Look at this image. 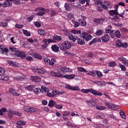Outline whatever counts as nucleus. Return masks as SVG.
<instances>
[{
  "label": "nucleus",
  "instance_id": "ddd939ff",
  "mask_svg": "<svg viewBox=\"0 0 128 128\" xmlns=\"http://www.w3.org/2000/svg\"><path fill=\"white\" fill-rule=\"evenodd\" d=\"M51 49L54 52H60V47L56 44H53L51 46Z\"/></svg>",
  "mask_w": 128,
  "mask_h": 128
},
{
  "label": "nucleus",
  "instance_id": "f704fd0d",
  "mask_svg": "<svg viewBox=\"0 0 128 128\" xmlns=\"http://www.w3.org/2000/svg\"><path fill=\"white\" fill-rule=\"evenodd\" d=\"M116 66V63L114 62H108V66H110V68H114Z\"/></svg>",
  "mask_w": 128,
  "mask_h": 128
},
{
  "label": "nucleus",
  "instance_id": "c85d7f7f",
  "mask_svg": "<svg viewBox=\"0 0 128 128\" xmlns=\"http://www.w3.org/2000/svg\"><path fill=\"white\" fill-rule=\"evenodd\" d=\"M12 6V4H10V2L9 1L6 0L3 3V6L4 8H6L8 6Z\"/></svg>",
  "mask_w": 128,
  "mask_h": 128
},
{
  "label": "nucleus",
  "instance_id": "6e6552de",
  "mask_svg": "<svg viewBox=\"0 0 128 128\" xmlns=\"http://www.w3.org/2000/svg\"><path fill=\"white\" fill-rule=\"evenodd\" d=\"M33 70L35 74H44L46 72V70L42 67H35L34 68Z\"/></svg>",
  "mask_w": 128,
  "mask_h": 128
},
{
  "label": "nucleus",
  "instance_id": "052dcab7",
  "mask_svg": "<svg viewBox=\"0 0 128 128\" xmlns=\"http://www.w3.org/2000/svg\"><path fill=\"white\" fill-rule=\"evenodd\" d=\"M88 36V33L86 32H84L82 34V38H83V40H86V38Z\"/></svg>",
  "mask_w": 128,
  "mask_h": 128
},
{
  "label": "nucleus",
  "instance_id": "bf43d9fd",
  "mask_svg": "<svg viewBox=\"0 0 128 128\" xmlns=\"http://www.w3.org/2000/svg\"><path fill=\"white\" fill-rule=\"evenodd\" d=\"M47 42L48 44H52V42H56V40H55L54 38L53 39H48L47 40Z\"/></svg>",
  "mask_w": 128,
  "mask_h": 128
},
{
  "label": "nucleus",
  "instance_id": "39448f33",
  "mask_svg": "<svg viewBox=\"0 0 128 128\" xmlns=\"http://www.w3.org/2000/svg\"><path fill=\"white\" fill-rule=\"evenodd\" d=\"M81 92L84 94H88V92H90V94H94V96H102V93L100 92H98V91L92 88H90V89L82 88L81 89Z\"/></svg>",
  "mask_w": 128,
  "mask_h": 128
},
{
  "label": "nucleus",
  "instance_id": "20e7f679",
  "mask_svg": "<svg viewBox=\"0 0 128 128\" xmlns=\"http://www.w3.org/2000/svg\"><path fill=\"white\" fill-rule=\"evenodd\" d=\"M9 50L11 52H14V54L16 55V58H24L26 55L24 52L18 50V49L13 47L10 46Z\"/></svg>",
  "mask_w": 128,
  "mask_h": 128
},
{
  "label": "nucleus",
  "instance_id": "bb28decb",
  "mask_svg": "<svg viewBox=\"0 0 128 128\" xmlns=\"http://www.w3.org/2000/svg\"><path fill=\"white\" fill-rule=\"evenodd\" d=\"M48 106H50V108H52L56 106V102H54V100H50L48 102Z\"/></svg>",
  "mask_w": 128,
  "mask_h": 128
},
{
  "label": "nucleus",
  "instance_id": "f3484780",
  "mask_svg": "<svg viewBox=\"0 0 128 128\" xmlns=\"http://www.w3.org/2000/svg\"><path fill=\"white\" fill-rule=\"evenodd\" d=\"M44 44L41 46L42 48H46L48 46V40L44 39L42 40Z\"/></svg>",
  "mask_w": 128,
  "mask_h": 128
},
{
  "label": "nucleus",
  "instance_id": "b1692460",
  "mask_svg": "<svg viewBox=\"0 0 128 128\" xmlns=\"http://www.w3.org/2000/svg\"><path fill=\"white\" fill-rule=\"evenodd\" d=\"M38 33L39 34H40V36H44L46 34V32L42 29L38 30Z\"/></svg>",
  "mask_w": 128,
  "mask_h": 128
},
{
  "label": "nucleus",
  "instance_id": "79ce46f5",
  "mask_svg": "<svg viewBox=\"0 0 128 128\" xmlns=\"http://www.w3.org/2000/svg\"><path fill=\"white\" fill-rule=\"evenodd\" d=\"M34 56L36 58H38V60H42V57L38 54H34Z\"/></svg>",
  "mask_w": 128,
  "mask_h": 128
},
{
  "label": "nucleus",
  "instance_id": "e2e57ef3",
  "mask_svg": "<svg viewBox=\"0 0 128 128\" xmlns=\"http://www.w3.org/2000/svg\"><path fill=\"white\" fill-rule=\"evenodd\" d=\"M92 35H88L85 38V40L87 42H88V40H92Z\"/></svg>",
  "mask_w": 128,
  "mask_h": 128
},
{
  "label": "nucleus",
  "instance_id": "7c9ffc66",
  "mask_svg": "<svg viewBox=\"0 0 128 128\" xmlns=\"http://www.w3.org/2000/svg\"><path fill=\"white\" fill-rule=\"evenodd\" d=\"M95 72H96V74L98 78H102L104 76L102 72H100V71H98V70L95 71Z\"/></svg>",
  "mask_w": 128,
  "mask_h": 128
},
{
  "label": "nucleus",
  "instance_id": "58836bf2",
  "mask_svg": "<svg viewBox=\"0 0 128 128\" xmlns=\"http://www.w3.org/2000/svg\"><path fill=\"white\" fill-rule=\"evenodd\" d=\"M52 93L53 94L54 96H58V94H64V92H60L56 90H52Z\"/></svg>",
  "mask_w": 128,
  "mask_h": 128
},
{
  "label": "nucleus",
  "instance_id": "412c9836",
  "mask_svg": "<svg viewBox=\"0 0 128 128\" xmlns=\"http://www.w3.org/2000/svg\"><path fill=\"white\" fill-rule=\"evenodd\" d=\"M9 92L13 94V96H20V94L18 93V92L14 88H10L9 89Z\"/></svg>",
  "mask_w": 128,
  "mask_h": 128
},
{
  "label": "nucleus",
  "instance_id": "dca6fc26",
  "mask_svg": "<svg viewBox=\"0 0 128 128\" xmlns=\"http://www.w3.org/2000/svg\"><path fill=\"white\" fill-rule=\"evenodd\" d=\"M119 60H120L122 62V64H126V66H128V60H126L124 57L121 56L118 58Z\"/></svg>",
  "mask_w": 128,
  "mask_h": 128
},
{
  "label": "nucleus",
  "instance_id": "0eeeda50",
  "mask_svg": "<svg viewBox=\"0 0 128 128\" xmlns=\"http://www.w3.org/2000/svg\"><path fill=\"white\" fill-rule=\"evenodd\" d=\"M44 62L46 64L50 66H54V64L56 62V58H52L51 60L49 59L48 58H44Z\"/></svg>",
  "mask_w": 128,
  "mask_h": 128
},
{
  "label": "nucleus",
  "instance_id": "a18cd8bd",
  "mask_svg": "<svg viewBox=\"0 0 128 128\" xmlns=\"http://www.w3.org/2000/svg\"><path fill=\"white\" fill-rule=\"evenodd\" d=\"M70 114V112L64 111L63 112L62 116H68Z\"/></svg>",
  "mask_w": 128,
  "mask_h": 128
},
{
  "label": "nucleus",
  "instance_id": "aec40b11",
  "mask_svg": "<svg viewBox=\"0 0 128 128\" xmlns=\"http://www.w3.org/2000/svg\"><path fill=\"white\" fill-rule=\"evenodd\" d=\"M78 22L82 26H86V21L84 20L79 19Z\"/></svg>",
  "mask_w": 128,
  "mask_h": 128
},
{
  "label": "nucleus",
  "instance_id": "c756f323",
  "mask_svg": "<svg viewBox=\"0 0 128 128\" xmlns=\"http://www.w3.org/2000/svg\"><path fill=\"white\" fill-rule=\"evenodd\" d=\"M87 76H96V72L92 71H88V72H86Z\"/></svg>",
  "mask_w": 128,
  "mask_h": 128
},
{
  "label": "nucleus",
  "instance_id": "a211bd4d",
  "mask_svg": "<svg viewBox=\"0 0 128 128\" xmlns=\"http://www.w3.org/2000/svg\"><path fill=\"white\" fill-rule=\"evenodd\" d=\"M101 38L104 42H108L110 40V36L108 35L103 36Z\"/></svg>",
  "mask_w": 128,
  "mask_h": 128
},
{
  "label": "nucleus",
  "instance_id": "a19ab883",
  "mask_svg": "<svg viewBox=\"0 0 128 128\" xmlns=\"http://www.w3.org/2000/svg\"><path fill=\"white\" fill-rule=\"evenodd\" d=\"M16 124H18V126H26V122L22 120H20L16 122Z\"/></svg>",
  "mask_w": 128,
  "mask_h": 128
},
{
  "label": "nucleus",
  "instance_id": "9b49d317",
  "mask_svg": "<svg viewBox=\"0 0 128 128\" xmlns=\"http://www.w3.org/2000/svg\"><path fill=\"white\" fill-rule=\"evenodd\" d=\"M30 80L34 82H40V78L36 76H32L30 77Z\"/></svg>",
  "mask_w": 128,
  "mask_h": 128
},
{
  "label": "nucleus",
  "instance_id": "3c124183",
  "mask_svg": "<svg viewBox=\"0 0 128 128\" xmlns=\"http://www.w3.org/2000/svg\"><path fill=\"white\" fill-rule=\"evenodd\" d=\"M119 66H120L122 70H123L124 72L126 70V66H124V65L119 64Z\"/></svg>",
  "mask_w": 128,
  "mask_h": 128
},
{
  "label": "nucleus",
  "instance_id": "09e8293b",
  "mask_svg": "<svg viewBox=\"0 0 128 128\" xmlns=\"http://www.w3.org/2000/svg\"><path fill=\"white\" fill-rule=\"evenodd\" d=\"M8 64L10 66H12L14 67L18 66V64H16V62H14L13 61H9Z\"/></svg>",
  "mask_w": 128,
  "mask_h": 128
},
{
  "label": "nucleus",
  "instance_id": "a878e982",
  "mask_svg": "<svg viewBox=\"0 0 128 128\" xmlns=\"http://www.w3.org/2000/svg\"><path fill=\"white\" fill-rule=\"evenodd\" d=\"M102 34H104V30H101L100 29L97 30L96 32L95 33L96 36H102Z\"/></svg>",
  "mask_w": 128,
  "mask_h": 128
},
{
  "label": "nucleus",
  "instance_id": "603ef678",
  "mask_svg": "<svg viewBox=\"0 0 128 128\" xmlns=\"http://www.w3.org/2000/svg\"><path fill=\"white\" fill-rule=\"evenodd\" d=\"M100 4L101 6H102V8H104V10H108V6L104 4L102 2V0H100V4Z\"/></svg>",
  "mask_w": 128,
  "mask_h": 128
},
{
  "label": "nucleus",
  "instance_id": "2f4dec72",
  "mask_svg": "<svg viewBox=\"0 0 128 128\" xmlns=\"http://www.w3.org/2000/svg\"><path fill=\"white\" fill-rule=\"evenodd\" d=\"M22 32L26 36H30V32H28L27 30H22Z\"/></svg>",
  "mask_w": 128,
  "mask_h": 128
},
{
  "label": "nucleus",
  "instance_id": "c9c22d12",
  "mask_svg": "<svg viewBox=\"0 0 128 128\" xmlns=\"http://www.w3.org/2000/svg\"><path fill=\"white\" fill-rule=\"evenodd\" d=\"M115 36L117 38H120V30H116L114 32Z\"/></svg>",
  "mask_w": 128,
  "mask_h": 128
},
{
  "label": "nucleus",
  "instance_id": "e433bc0d",
  "mask_svg": "<svg viewBox=\"0 0 128 128\" xmlns=\"http://www.w3.org/2000/svg\"><path fill=\"white\" fill-rule=\"evenodd\" d=\"M8 49L6 48H0V52L4 54V52L8 53Z\"/></svg>",
  "mask_w": 128,
  "mask_h": 128
},
{
  "label": "nucleus",
  "instance_id": "7ed1b4c3",
  "mask_svg": "<svg viewBox=\"0 0 128 128\" xmlns=\"http://www.w3.org/2000/svg\"><path fill=\"white\" fill-rule=\"evenodd\" d=\"M71 32L74 34V36L70 34H68V38L72 40L73 42H74L78 40V38L80 36V30H71Z\"/></svg>",
  "mask_w": 128,
  "mask_h": 128
},
{
  "label": "nucleus",
  "instance_id": "338daca9",
  "mask_svg": "<svg viewBox=\"0 0 128 128\" xmlns=\"http://www.w3.org/2000/svg\"><path fill=\"white\" fill-rule=\"evenodd\" d=\"M55 108L58 110H62V104H56Z\"/></svg>",
  "mask_w": 128,
  "mask_h": 128
},
{
  "label": "nucleus",
  "instance_id": "2eb2a0df",
  "mask_svg": "<svg viewBox=\"0 0 128 128\" xmlns=\"http://www.w3.org/2000/svg\"><path fill=\"white\" fill-rule=\"evenodd\" d=\"M64 8L66 10H72V4L70 3H66L64 4Z\"/></svg>",
  "mask_w": 128,
  "mask_h": 128
},
{
  "label": "nucleus",
  "instance_id": "393cba45",
  "mask_svg": "<svg viewBox=\"0 0 128 128\" xmlns=\"http://www.w3.org/2000/svg\"><path fill=\"white\" fill-rule=\"evenodd\" d=\"M60 70L62 72H70V68L66 66L61 67Z\"/></svg>",
  "mask_w": 128,
  "mask_h": 128
},
{
  "label": "nucleus",
  "instance_id": "0e129e2a",
  "mask_svg": "<svg viewBox=\"0 0 128 128\" xmlns=\"http://www.w3.org/2000/svg\"><path fill=\"white\" fill-rule=\"evenodd\" d=\"M4 72H6V70H4V69L0 67V76H2L4 74Z\"/></svg>",
  "mask_w": 128,
  "mask_h": 128
},
{
  "label": "nucleus",
  "instance_id": "680f3d73",
  "mask_svg": "<svg viewBox=\"0 0 128 128\" xmlns=\"http://www.w3.org/2000/svg\"><path fill=\"white\" fill-rule=\"evenodd\" d=\"M13 3L14 4H22V2H20V0H14Z\"/></svg>",
  "mask_w": 128,
  "mask_h": 128
},
{
  "label": "nucleus",
  "instance_id": "4468645a",
  "mask_svg": "<svg viewBox=\"0 0 128 128\" xmlns=\"http://www.w3.org/2000/svg\"><path fill=\"white\" fill-rule=\"evenodd\" d=\"M26 78V76L24 75L22 76H17L16 77L14 78V80H24Z\"/></svg>",
  "mask_w": 128,
  "mask_h": 128
},
{
  "label": "nucleus",
  "instance_id": "5fc2aeb1",
  "mask_svg": "<svg viewBox=\"0 0 128 128\" xmlns=\"http://www.w3.org/2000/svg\"><path fill=\"white\" fill-rule=\"evenodd\" d=\"M34 86H28L26 87V90H30V92H32V90L34 89Z\"/></svg>",
  "mask_w": 128,
  "mask_h": 128
},
{
  "label": "nucleus",
  "instance_id": "f257e3e1",
  "mask_svg": "<svg viewBox=\"0 0 128 128\" xmlns=\"http://www.w3.org/2000/svg\"><path fill=\"white\" fill-rule=\"evenodd\" d=\"M50 75L51 76L54 78H67V80H73V78H74L76 77V74H72L70 75L66 74L64 76V74H60V72H50Z\"/></svg>",
  "mask_w": 128,
  "mask_h": 128
},
{
  "label": "nucleus",
  "instance_id": "f03ea898",
  "mask_svg": "<svg viewBox=\"0 0 128 128\" xmlns=\"http://www.w3.org/2000/svg\"><path fill=\"white\" fill-rule=\"evenodd\" d=\"M86 102L88 106H91L92 108H96V110H102L106 108V106H98V104L96 103V102L94 99L87 100L86 101Z\"/></svg>",
  "mask_w": 128,
  "mask_h": 128
},
{
  "label": "nucleus",
  "instance_id": "ea45409f",
  "mask_svg": "<svg viewBox=\"0 0 128 128\" xmlns=\"http://www.w3.org/2000/svg\"><path fill=\"white\" fill-rule=\"evenodd\" d=\"M41 88L42 90V92H48V89L47 88L44 86H42Z\"/></svg>",
  "mask_w": 128,
  "mask_h": 128
},
{
  "label": "nucleus",
  "instance_id": "4c0bfd02",
  "mask_svg": "<svg viewBox=\"0 0 128 128\" xmlns=\"http://www.w3.org/2000/svg\"><path fill=\"white\" fill-rule=\"evenodd\" d=\"M120 116L122 118H124V120H126V114H124V111L120 110Z\"/></svg>",
  "mask_w": 128,
  "mask_h": 128
},
{
  "label": "nucleus",
  "instance_id": "4be33fe9",
  "mask_svg": "<svg viewBox=\"0 0 128 128\" xmlns=\"http://www.w3.org/2000/svg\"><path fill=\"white\" fill-rule=\"evenodd\" d=\"M109 14L110 16H112L114 14H115V16H118V13L116 10H109Z\"/></svg>",
  "mask_w": 128,
  "mask_h": 128
},
{
  "label": "nucleus",
  "instance_id": "1a4fd4ad",
  "mask_svg": "<svg viewBox=\"0 0 128 128\" xmlns=\"http://www.w3.org/2000/svg\"><path fill=\"white\" fill-rule=\"evenodd\" d=\"M104 104L105 106H108V108H110V110H116L118 108V106L114 105L108 102H105Z\"/></svg>",
  "mask_w": 128,
  "mask_h": 128
},
{
  "label": "nucleus",
  "instance_id": "de8ad7c7",
  "mask_svg": "<svg viewBox=\"0 0 128 128\" xmlns=\"http://www.w3.org/2000/svg\"><path fill=\"white\" fill-rule=\"evenodd\" d=\"M0 26L2 28H6L8 26V23L6 22H0Z\"/></svg>",
  "mask_w": 128,
  "mask_h": 128
},
{
  "label": "nucleus",
  "instance_id": "c03bdc74",
  "mask_svg": "<svg viewBox=\"0 0 128 128\" xmlns=\"http://www.w3.org/2000/svg\"><path fill=\"white\" fill-rule=\"evenodd\" d=\"M36 108L34 107H29V112H36Z\"/></svg>",
  "mask_w": 128,
  "mask_h": 128
},
{
  "label": "nucleus",
  "instance_id": "37998d69",
  "mask_svg": "<svg viewBox=\"0 0 128 128\" xmlns=\"http://www.w3.org/2000/svg\"><path fill=\"white\" fill-rule=\"evenodd\" d=\"M40 10H42V12H44L46 9L42 7L37 8L35 9V12H40Z\"/></svg>",
  "mask_w": 128,
  "mask_h": 128
},
{
  "label": "nucleus",
  "instance_id": "5701e85b",
  "mask_svg": "<svg viewBox=\"0 0 128 128\" xmlns=\"http://www.w3.org/2000/svg\"><path fill=\"white\" fill-rule=\"evenodd\" d=\"M94 84H98V86H106V82L104 81H96Z\"/></svg>",
  "mask_w": 128,
  "mask_h": 128
},
{
  "label": "nucleus",
  "instance_id": "4d7b16f0",
  "mask_svg": "<svg viewBox=\"0 0 128 128\" xmlns=\"http://www.w3.org/2000/svg\"><path fill=\"white\" fill-rule=\"evenodd\" d=\"M50 14L51 16H56V12L54 10H50Z\"/></svg>",
  "mask_w": 128,
  "mask_h": 128
},
{
  "label": "nucleus",
  "instance_id": "473e14b6",
  "mask_svg": "<svg viewBox=\"0 0 128 128\" xmlns=\"http://www.w3.org/2000/svg\"><path fill=\"white\" fill-rule=\"evenodd\" d=\"M78 72H88V70H86L84 68H82V67H78Z\"/></svg>",
  "mask_w": 128,
  "mask_h": 128
},
{
  "label": "nucleus",
  "instance_id": "6e6d98bb",
  "mask_svg": "<svg viewBox=\"0 0 128 128\" xmlns=\"http://www.w3.org/2000/svg\"><path fill=\"white\" fill-rule=\"evenodd\" d=\"M24 27V25L22 24H16L15 25V28H22Z\"/></svg>",
  "mask_w": 128,
  "mask_h": 128
},
{
  "label": "nucleus",
  "instance_id": "49530a36",
  "mask_svg": "<svg viewBox=\"0 0 128 128\" xmlns=\"http://www.w3.org/2000/svg\"><path fill=\"white\" fill-rule=\"evenodd\" d=\"M72 22L74 24V26H75V28H78V26H80V22H77L75 20H72Z\"/></svg>",
  "mask_w": 128,
  "mask_h": 128
},
{
  "label": "nucleus",
  "instance_id": "864d4df0",
  "mask_svg": "<svg viewBox=\"0 0 128 128\" xmlns=\"http://www.w3.org/2000/svg\"><path fill=\"white\" fill-rule=\"evenodd\" d=\"M72 90H80V88L78 87V86H72Z\"/></svg>",
  "mask_w": 128,
  "mask_h": 128
},
{
  "label": "nucleus",
  "instance_id": "6ab92c4d",
  "mask_svg": "<svg viewBox=\"0 0 128 128\" xmlns=\"http://www.w3.org/2000/svg\"><path fill=\"white\" fill-rule=\"evenodd\" d=\"M2 76L0 78V80H2V82H4H4H6V80H8V76L6 74H3Z\"/></svg>",
  "mask_w": 128,
  "mask_h": 128
},
{
  "label": "nucleus",
  "instance_id": "13d9d810",
  "mask_svg": "<svg viewBox=\"0 0 128 128\" xmlns=\"http://www.w3.org/2000/svg\"><path fill=\"white\" fill-rule=\"evenodd\" d=\"M116 45L118 48H120V44H122V41L120 40H118L116 42Z\"/></svg>",
  "mask_w": 128,
  "mask_h": 128
},
{
  "label": "nucleus",
  "instance_id": "9d476101",
  "mask_svg": "<svg viewBox=\"0 0 128 128\" xmlns=\"http://www.w3.org/2000/svg\"><path fill=\"white\" fill-rule=\"evenodd\" d=\"M84 39H82V32H80V36H79L77 38V44H80V46H84V44H86V42H84Z\"/></svg>",
  "mask_w": 128,
  "mask_h": 128
},
{
  "label": "nucleus",
  "instance_id": "72a5a7b5",
  "mask_svg": "<svg viewBox=\"0 0 128 128\" xmlns=\"http://www.w3.org/2000/svg\"><path fill=\"white\" fill-rule=\"evenodd\" d=\"M42 92V90L40 88H36L34 90V92L36 94H40Z\"/></svg>",
  "mask_w": 128,
  "mask_h": 128
},
{
  "label": "nucleus",
  "instance_id": "774afa93",
  "mask_svg": "<svg viewBox=\"0 0 128 128\" xmlns=\"http://www.w3.org/2000/svg\"><path fill=\"white\" fill-rule=\"evenodd\" d=\"M44 14H46L45 12H40L38 13H36V16H44Z\"/></svg>",
  "mask_w": 128,
  "mask_h": 128
},
{
  "label": "nucleus",
  "instance_id": "423d86ee",
  "mask_svg": "<svg viewBox=\"0 0 128 128\" xmlns=\"http://www.w3.org/2000/svg\"><path fill=\"white\" fill-rule=\"evenodd\" d=\"M72 48V44L68 41H65L63 42V45H62L60 47L61 50L66 52L68 50H70Z\"/></svg>",
  "mask_w": 128,
  "mask_h": 128
},
{
  "label": "nucleus",
  "instance_id": "8fccbe9b",
  "mask_svg": "<svg viewBox=\"0 0 128 128\" xmlns=\"http://www.w3.org/2000/svg\"><path fill=\"white\" fill-rule=\"evenodd\" d=\"M93 20L94 22H96V24H100V20L98 18H94Z\"/></svg>",
  "mask_w": 128,
  "mask_h": 128
},
{
  "label": "nucleus",
  "instance_id": "cd10ccee",
  "mask_svg": "<svg viewBox=\"0 0 128 128\" xmlns=\"http://www.w3.org/2000/svg\"><path fill=\"white\" fill-rule=\"evenodd\" d=\"M53 39L54 40H56H56H62V38L60 36L54 35V36H53Z\"/></svg>",
  "mask_w": 128,
  "mask_h": 128
},
{
  "label": "nucleus",
  "instance_id": "69168bd1",
  "mask_svg": "<svg viewBox=\"0 0 128 128\" xmlns=\"http://www.w3.org/2000/svg\"><path fill=\"white\" fill-rule=\"evenodd\" d=\"M23 110H24V112H28L30 110V106H25L23 108Z\"/></svg>",
  "mask_w": 128,
  "mask_h": 128
},
{
  "label": "nucleus",
  "instance_id": "f8f14e48",
  "mask_svg": "<svg viewBox=\"0 0 128 128\" xmlns=\"http://www.w3.org/2000/svg\"><path fill=\"white\" fill-rule=\"evenodd\" d=\"M7 112L8 114H15L16 116H22V113L19 112H18L14 111L12 109H8L7 110Z\"/></svg>",
  "mask_w": 128,
  "mask_h": 128
}]
</instances>
